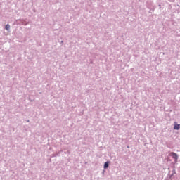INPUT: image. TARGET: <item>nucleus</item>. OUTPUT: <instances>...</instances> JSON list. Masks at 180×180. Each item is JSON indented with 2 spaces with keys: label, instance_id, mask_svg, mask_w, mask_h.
I'll return each mask as SVG.
<instances>
[{
  "label": "nucleus",
  "instance_id": "obj_1",
  "mask_svg": "<svg viewBox=\"0 0 180 180\" xmlns=\"http://www.w3.org/2000/svg\"><path fill=\"white\" fill-rule=\"evenodd\" d=\"M169 157H172V158H174V160H175V162H176L178 161V154L174 153V152H171L169 154Z\"/></svg>",
  "mask_w": 180,
  "mask_h": 180
},
{
  "label": "nucleus",
  "instance_id": "obj_2",
  "mask_svg": "<svg viewBox=\"0 0 180 180\" xmlns=\"http://www.w3.org/2000/svg\"><path fill=\"white\" fill-rule=\"evenodd\" d=\"M174 130H179L180 129V124H176V122H174Z\"/></svg>",
  "mask_w": 180,
  "mask_h": 180
},
{
  "label": "nucleus",
  "instance_id": "obj_3",
  "mask_svg": "<svg viewBox=\"0 0 180 180\" xmlns=\"http://www.w3.org/2000/svg\"><path fill=\"white\" fill-rule=\"evenodd\" d=\"M109 167V162H105L104 164V169H106Z\"/></svg>",
  "mask_w": 180,
  "mask_h": 180
},
{
  "label": "nucleus",
  "instance_id": "obj_4",
  "mask_svg": "<svg viewBox=\"0 0 180 180\" xmlns=\"http://www.w3.org/2000/svg\"><path fill=\"white\" fill-rule=\"evenodd\" d=\"M11 29V25H9L8 24H7L6 25V30H9Z\"/></svg>",
  "mask_w": 180,
  "mask_h": 180
}]
</instances>
